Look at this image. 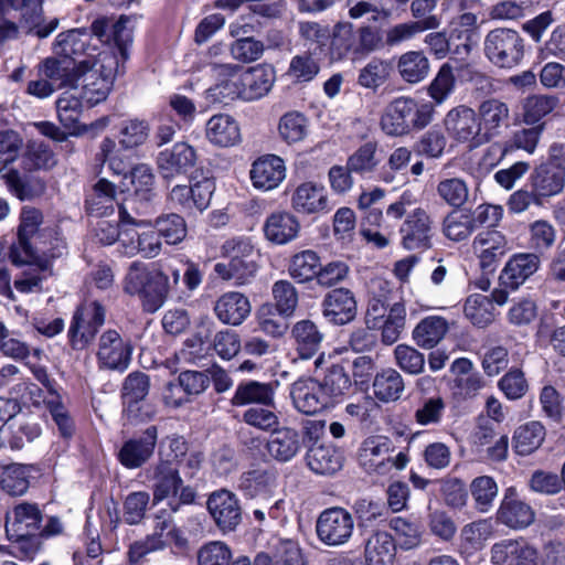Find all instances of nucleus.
<instances>
[{
    "label": "nucleus",
    "mask_w": 565,
    "mask_h": 565,
    "mask_svg": "<svg viewBox=\"0 0 565 565\" xmlns=\"http://www.w3.org/2000/svg\"><path fill=\"white\" fill-rule=\"evenodd\" d=\"M146 478L152 483L154 503L170 498H178L180 504H191L195 500V490L183 484L178 454L173 458H164L159 454V459L146 470Z\"/></svg>",
    "instance_id": "obj_1"
},
{
    "label": "nucleus",
    "mask_w": 565,
    "mask_h": 565,
    "mask_svg": "<svg viewBox=\"0 0 565 565\" xmlns=\"http://www.w3.org/2000/svg\"><path fill=\"white\" fill-rule=\"evenodd\" d=\"M434 108L428 103L418 104L411 97H398L391 102L382 117L381 129L387 136H405L412 130L425 128L433 119Z\"/></svg>",
    "instance_id": "obj_2"
},
{
    "label": "nucleus",
    "mask_w": 565,
    "mask_h": 565,
    "mask_svg": "<svg viewBox=\"0 0 565 565\" xmlns=\"http://www.w3.org/2000/svg\"><path fill=\"white\" fill-rule=\"evenodd\" d=\"M169 277L161 270H150L143 265L132 264L125 278V292L138 296L145 311L153 313L166 302L169 294Z\"/></svg>",
    "instance_id": "obj_3"
},
{
    "label": "nucleus",
    "mask_w": 565,
    "mask_h": 565,
    "mask_svg": "<svg viewBox=\"0 0 565 565\" xmlns=\"http://www.w3.org/2000/svg\"><path fill=\"white\" fill-rule=\"evenodd\" d=\"M530 186L544 203L565 188V149L554 143L550 147L548 157L536 166L530 174Z\"/></svg>",
    "instance_id": "obj_4"
},
{
    "label": "nucleus",
    "mask_w": 565,
    "mask_h": 565,
    "mask_svg": "<svg viewBox=\"0 0 565 565\" xmlns=\"http://www.w3.org/2000/svg\"><path fill=\"white\" fill-rule=\"evenodd\" d=\"M253 245L247 238H232L224 243L223 250L230 257L227 263H216L214 273L235 286L249 284L256 275L257 265L250 258Z\"/></svg>",
    "instance_id": "obj_5"
},
{
    "label": "nucleus",
    "mask_w": 565,
    "mask_h": 565,
    "mask_svg": "<svg viewBox=\"0 0 565 565\" xmlns=\"http://www.w3.org/2000/svg\"><path fill=\"white\" fill-rule=\"evenodd\" d=\"M483 52L493 65L512 68L524 57V40L514 29L495 28L487 33Z\"/></svg>",
    "instance_id": "obj_6"
},
{
    "label": "nucleus",
    "mask_w": 565,
    "mask_h": 565,
    "mask_svg": "<svg viewBox=\"0 0 565 565\" xmlns=\"http://www.w3.org/2000/svg\"><path fill=\"white\" fill-rule=\"evenodd\" d=\"M21 222L18 231V244L10 248V259L21 266L31 263L39 252L44 253L42 236L46 230H41L43 214L35 207L25 206L21 212Z\"/></svg>",
    "instance_id": "obj_7"
},
{
    "label": "nucleus",
    "mask_w": 565,
    "mask_h": 565,
    "mask_svg": "<svg viewBox=\"0 0 565 565\" xmlns=\"http://www.w3.org/2000/svg\"><path fill=\"white\" fill-rule=\"evenodd\" d=\"M541 259L535 253H520L513 255L503 267L499 282L500 288L492 291L493 299L499 306L504 305L509 298V290H516L537 271Z\"/></svg>",
    "instance_id": "obj_8"
},
{
    "label": "nucleus",
    "mask_w": 565,
    "mask_h": 565,
    "mask_svg": "<svg viewBox=\"0 0 565 565\" xmlns=\"http://www.w3.org/2000/svg\"><path fill=\"white\" fill-rule=\"evenodd\" d=\"M354 532L352 514L341 507L326 509L316 522V533L321 543L329 547L345 545Z\"/></svg>",
    "instance_id": "obj_9"
},
{
    "label": "nucleus",
    "mask_w": 565,
    "mask_h": 565,
    "mask_svg": "<svg viewBox=\"0 0 565 565\" xmlns=\"http://www.w3.org/2000/svg\"><path fill=\"white\" fill-rule=\"evenodd\" d=\"M104 322L105 309L97 301L78 307L68 329L71 347L74 350L87 348Z\"/></svg>",
    "instance_id": "obj_10"
},
{
    "label": "nucleus",
    "mask_w": 565,
    "mask_h": 565,
    "mask_svg": "<svg viewBox=\"0 0 565 565\" xmlns=\"http://www.w3.org/2000/svg\"><path fill=\"white\" fill-rule=\"evenodd\" d=\"M446 131L449 137L457 142H470L472 146H479L482 132L479 126L477 113L465 105L450 109L444 120Z\"/></svg>",
    "instance_id": "obj_11"
},
{
    "label": "nucleus",
    "mask_w": 565,
    "mask_h": 565,
    "mask_svg": "<svg viewBox=\"0 0 565 565\" xmlns=\"http://www.w3.org/2000/svg\"><path fill=\"white\" fill-rule=\"evenodd\" d=\"M472 248L483 273H493L511 249L508 238L498 230H486L473 238Z\"/></svg>",
    "instance_id": "obj_12"
},
{
    "label": "nucleus",
    "mask_w": 565,
    "mask_h": 565,
    "mask_svg": "<svg viewBox=\"0 0 565 565\" xmlns=\"http://www.w3.org/2000/svg\"><path fill=\"white\" fill-rule=\"evenodd\" d=\"M132 347L116 330L105 331L98 342L97 361L100 369L125 371L131 361Z\"/></svg>",
    "instance_id": "obj_13"
},
{
    "label": "nucleus",
    "mask_w": 565,
    "mask_h": 565,
    "mask_svg": "<svg viewBox=\"0 0 565 565\" xmlns=\"http://www.w3.org/2000/svg\"><path fill=\"white\" fill-rule=\"evenodd\" d=\"M158 428L149 426L140 436L122 443L117 454L118 461L127 469H138L147 463L154 454Z\"/></svg>",
    "instance_id": "obj_14"
},
{
    "label": "nucleus",
    "mask_w": 565,
    "mask_h": 565,
    "mask_svg": "<svg viewBox=\"0 0 565 565\" xmlns=\"http://www.w3.org/2000/svg\"><path fill=\"white\" fill-rule=\"evenodd\" d=\"M206 504L216 526L223 533L235 531L242 522V507L233 492L225 489L214 491Z\"/></svg>",
    "instance_id": "obj_15"
},
{
    "label": "nucleus",
    "mask_w": 565,
    "mask_h": 565,
    "mask_svg": "<svg viewBox=\"0 0 565 565\" xmlns=\"http://www.w3.org/2000/svg\"><path fill=\"white\" fill-rule=\"evenodd\" d=\"M402 245L408 250H425L431 247L433 221L420 207L407 215L401 226Z\"/></svg>",
    "instance_id": "obj_16"
},
{
    "label": "nucleus",
    "mask_w": 565,
    "mask_h": 565,
    "mask_svg": "<svg viewBox=\"0 0 565 565\" xmlns=\"http://www.w3.org/2000/svg\"><path fill=\"white\" fill-rule=\"evenodd\" d=\"M391 450L392 443L388 438L369 437L359 450V463L369 475L387 476L393 469L390 461Z\"/></svg>",
    "instance_id": "obj_17"
},
{
    "label": "nucleus",
    "mask_w": 565,
    "mask_h": 565,
    "mask_svg": "<svg viewBox=\"0 0 565 565\" xmlns=\"http://www.w3.org/2000/svg\"><path fill=\"white\" fill-rule=\"evenodd\" d=\"M493 565H544L535 547L524 540H502L491 547Z\"/></svg>",
    "instance_id": "obj_18"
},
{
    "label": "nucleus",
    "mask_w": 565,
    "mask_h": 565,
    "mask_svg": "<svg viewBox=\"0 0 565 565\" xmlns=\"http://www.w3.org/2000/svg\"><path fill=\"white\" fill-rule=\"evenodd\" d=\"M210 66L216 84L206 90L207 96L214 102L224 104L234 99L243 100V90L239 84L241 67L235 64L217 63H213Z\"/></svg>",
    "instance_id": "obj_19"
},
{
    "label": "nucleus",
    "mask_w": 565,
    "mask_h": 565,
    "mask_svg": "<svg viewBox=\"0 0 565 565\" xmlns=\"http://www.w3.org/2000/svg\"><path fill=\"white\" fill-rule=\"evenodd\" d=\"M82 62L74 57H47L39 65V74L44 76L56 89H77Z\"/></svg>",
    "instance_id": "obj_20"
},
{
    "label": "nucleus",
    "mask_w": 565,
    "mask_h": 565,
    "mask_svg": "<svg viewBox=\"0 0 565 565\" xmlns=\"http://www.w3.org/2000/svg\"><path fill=\"white\" fill-rule=\"evenodd\" d=\"M322 315L331 323L343 326L356 316V300L348 288H337L329 291L322 302Z\"/></svg>",
    "instance_id": "obj_21"
},
{
    "label": "nucleus",
    "mask_w": 565,
    "mask_h": 565,
    "mask_svg": "<svg viewBox=\"0 0 565 565\" xmlns=\"http://www.w3.org/2000/svg\"><path fill=\"white\" fill-rule=\"evenodd\" d=\"M290 396L296 409L306 415L317 414L330 405L320 382L313 379L296 381L291 385Z\"/></svg>",
    "instance_id": "obj_22"
},
{
    "label": "nucleus",
    "mask_w": 565,
    "mask_h": 565,
    "mask_svg": "<svg viewBox=\"0 0 565 565\" xmlns=\"http://www.w3.org/2000/svg\"><path fill=\"white\" fill-rule=\"evenodd\" d=\"M196 162V152L186 142H177L171 149L163 150L157 158L158 168L164 179L186 173Z\"/></svg>",
    "instance_id": "obj_23"
},
{
    "label": "nucleus",
    "mask_w": 565,
    "mask_h": 565,
    "mask_svg": "<svg viewBox=\"0 0 565 565\" xmlns=\"http://www.w3.org/2000/svg\"><path fill=\"white\" fill-rule=\"evenodd\" d=\"M534 519L533 509L516 495L514 489H508L497 513L498 522L518 530L527 527Z\"/></svg>",
    "instance_id": "obj_24"
},
{
    "label": "nucleus",
    "mask_w": 565,
    "mask_h": 565,
    "mask_svg": "<svg viewBox=\"0 0 565 565\" xmlns=\"http://www.w3.org/2000/svg\"><path fill=\"white\" fill-rule=\"evenodd\" d=\"M213 311L222 323L237 327L250 315L252 305L244 294L227 291L216 299Z\"/></svg>",
    "instance_id": "obj_25"
},
{
    "label": "nucleus",
    "mask_w": 565,
    "mask_h": 565,
    "mask_svg": "<svg viewBox=\"0 0 565 565\" xmlns=\"http://www.w3.org/2000/svg\"><path fill=\"white\" fill-rule=\"evenodd\" d=\"M477 116L482 132L481 141L487 142L498 136L503 126H508L510 108L499 98H489L479 105Z\"/></svg>",
    "instance_id": "obj_26"
},
{
    "label": "nucleus",
    "mask_w": 565,
    "mask_h": 565,
    "mask_svg": "<svg viewBox=\"0 0 565 565\" xmlns=\"http://www.w3.org/2000/svg\"><path fill=\"white\" fill-rule=\"evenodd\" d=\"M249 174L255 188L264 191L273 190L286 177L285 162L276 154L263 156L252 164Z\"/></svg>",
    "instance_id": "obj_27"
},
{
    "label": "nucleus",
    "mask_w": 565,
    "mask_h": 565,
    "mask_svg": "<svg viewBox=\"0 0 565 565\" xmlns=\"http://www.w3.org/2000/svg\"><path fill=\"white\" fill-rule=\"evenodd\" d=\"M274 82V70L265 65L239 71L243 100L253 102L264 97L271 89Z\"/></svg>",
    "instance_id": "obj_28"
},
{
    "label": "nucleus",
    "mask_w": 565,
    "mask_h": 565,
    "mask_svg": "<svg viewBox=\"0 0 565 565\" xmlns=\"http://www.w3.org/2000/svg\"><path fill=\"white\" fill-rule=\"evenodd\" d=\"M42 521V514L36 504L23 502L14 507L7 515L6 532L8 537H21L26 533H35Z\"/></svg>",
    "instance_id": "obj_29"
},
{
    "label": "nucleus",
    "mask_w": 565,
    "mask_h": 565,
    "mask_svg": "<svg viewBox=\"0 0 565 565\" xmlns=\"http://www.w3.org/2000/svg\"><path fill=\"white\" fill-rule=\"evenodd\" d=\"M267 451L279 462H288L301 450L300 434L290 427L276 428L267 440Z\"/></svg>",
    "instance_id": "obj_30"
},
{
    "label": "nucleus",
    "mask_w": 565,
    "mask_h": 565,
    "mask_svg": "<svg viewBox=\"0 0 565 565\" xmlns=\"http://www.w3.org/2000/svg\"><path fill=\"white\" fill-rule=\"evenodd\" d=\"M231 403L233 406H244L258 404L262 406H275V385L273 383H262L248 381L238 384Z\"/></svg>",
    "instance_id": "obj_31"
},
{
    "label": "nucleus",
    "mask_w": 565,
    "mask_h": 565,
    "mask_svg": "<svg viewBox=\"0 0 565 565\" xmlns=\"http://www.w3.org/2000/svg\"><path fill=\"white\" fill-rule=\"evenodd\" d=\"M300 224L296 216L288 212H276L267 217L264 233L268 241L282 245L298 236Z\"/></svg>",
    "instance_id": "obj_32"
},
{
    "label": "nucleus",
    "mask_w": 565,
    "mask_h": 565,
    "mask_svg": "<svg viewBox=\"0 0 565 565\" xmlns=\"http://www.w3.org/2000/svg\"><path fill=\"white\" fill-rule=\"evenodd\" d=\"M40 435L38 425L30 423L24 416H15L7 425L0 426V441L12 449H21L26 443Z\"/></svg>",
    "instance_id": "obj_33"
},
{
    "label": "nucleus",
    "mask_w": 565,
    "mask_h": 565,
    "mask_svg": "<svg viewBox=\"0 0 565 565\" xmlns=\"http://www.w3.org/2000/svg\"><path fill=\"white\" fill-rule=\"evenodd\" d=\"M206 138L215 146L230 147L239 140L237 122L225 114L212 116L205 128Z\"/></svg>",
    "instance_id": "obj_34"
},
{
    "label": "nucleus",
    "mask_w": 565,
    "mask_h": 565,
    "mask_svg": "<svg viewBox=\"0 0 565 565\" xmlns=\"http://www.w3.org/2000/svg\"><path fill=\"white\" fill-rule=\"evenodd\" d=\"M307 465L317 475L331 476L342 467V456L332 446L313 445L307 452Z\"/></svg>",
    "instance_id": "obj_35"
},
{
    "label": "nucleus",
    "mask_w": 565,
    "mask_h": 565,
    "mask_svg": "<svg viewBox=\"0 0 565 565\" xmlns=\"http://www.w3.org/2000/svg\"><path fill=\"white\" fill-rule=\"evenodd\" d=\"M291 335L301 359L312 358L323 340V333L318 326L308 319L296 322L291 329Z\"/></svg>",
    "instance_id": "obj_36"
},
{
    "label": "nucleus",
    "mask_w": 565,
    "mask_h": 565,
    "mask_svg": "<svg viewBox=\"0 0 565 565\" xmlns=\"http://www.w3.org/2000/svg\"><path fill=\"white\" fill-rule=\"evenodd\" d=\"M292 207L306 214L328 210V199L324 189L311 182L300 184L292 195Z\"/></svg>",
    "instance_id": "obj_37"
},
{
    "label": "nucleus",
    "mask_w": 565,
    "mask_h": 565,
    "mask_svg": "<svg viewBox=\"0 0 565 565\" xmlns=\"http://www.w3.org/2000/svg\"><path fill=\"white\" fill-rule=\"evenodd\" d=\"M448 322L439 316H430L422 319L413 330V340L425 350L435 348L446 335Z\"/></svg>",
    "instance_id": "obj_38"
},
{
    "label": "nucleus",
    "mask_w": 565,
    "mask_h": 565,
    "mask_svg": "<svg viewBox=\"0 0 565 565\" xmlns=\"http://www.w3.org/2000/svg\"><path fill=\"white\" fill-rule=\"evenodd\" d=\"M330 53L333 60L340 61L347 57H359L356 32L350 22H339L334 25Z\"/></svg>",
    "instance_id": "obj_39"
},
{
    "label": "nucleus",
    "mask_w": 565,
    "mask_h": 565,
    "mask_svg": "<svg viewBox=\"0 0 565 565\" xmlns=\"http://www.w3.org/2000/svg\"><path fill=\"white\" fill-rule=\"evenodd\" d=\"M9 191L19 200H33L41 196L46 189L45 182L36 177L21 174L18 170L11 169L4 175Z\"/></svg>",
    "instance_id": "obj_40"
},
{
    "label": "nucleus",
    "mask_w": 565,
    "mask_h": 565,
    "mask_svg": "<svg viewBox=\"0 0 565 565\" xmlns=\"http://www.w3.org/2000/svg\"><path fill=\"white\" fill-rule=\"evenodd\" d=\"M396 543L385 531L373 533L365 544V557L371 565H391L395 558Z\"/></svg>",
    "instance_id": "obj_41"
},
{
    "label": "nucleus",
    "mask_w": 565,
    "mask_h": 565,
    "mask_svg": "<svg viewBox=\"0 0 565 565\" xmlns=\"http://www.w3.org/2000/svg\"><path fill=\"white\" fill-rule=\"evenodd\" d=\"M372 297L369 300L366 310V324L370 329H377L386 318L387 295L391 291L390 282L384 279H373L370 285Z\"/></svg>",
    "instance_id": "obj_42"
},
{
    "label": "nucleus",
    "mask_w": 565,
    "mask_h": 565,
    "mask_svg": "<svg viewBox=\"0 0 565 565\" xmlns=\"http://www.w3.org/2000/svg\"><path fill=\"white\" fill-rule=\"evenodd\" d=\"M116 186L100 179L86 199V210L90 215L102 217L114 212L116 202Z\"/></svg>",
    "instance_id": "obj_43"
},
{
    "label": "nucleus",
    "mask_w": 565,
    "mask_h": 565,
    "mask_svg": "<svg viewBox=\"0 0 565 565\" xmlns=\"http://www.w3.org/2000/svg\"><path fill=\"white\" fill-rule=\"evenodd\" d=\"M372 387L375 397L387 403L399 399L405 390V383L398 371L388 367L375 375Z\"/></svg>",
    "instance_id": "obj_44"
},
{
    "label": "nucleus",
    "mask_w": 565,
    "mask_h": 565,
    "mask_svg": "<svg viewBox=\"0 0 565 565\" xmlns=\"http://www.w3.org/2000/svg\"><path fill=\"white\" fill-rule=\"evenodd\" d=\"M429 61L422 51H409L402 54L397 62V70L402 78L411 84L425 79L429 74Z\"/></svg>",
    "instance_id": "obj_45"
},
{
    "label": "nucleus",
    "mask_w": 565,
    "mask_h": 565,
    "mask_svg": "<svg viewBox=\"0 0 565 565\" xmlns=\"http://www.w3.org/2000/svg\"><path fill=\"white\" fill-rule=\"evenodd\" d=\"M493 296L491 298L480 294L470 295L465 302V316L472 324L484 328L494 321Z\"/></svg>",
    "instance_id": "obj_46"
},
{
    "label": "nucleus",
    "mask_w": 565,
    "mask_h": 565,
    "mask_svg": "<svg viewBox=\"0 0 565 565\" xmlns=\"http://www.w3.org/2000/svg\"><path fill=\"white\" fill-rule=\"evenodd\" d=\"M558 105L554 95H530L522 100V118L527 125L542 124L541 120L551 114Z\"/></svg>",
    "instance_id": "obj_47"
},
{
    "label": "nucleus",
    "mask_w": 565,
    "mask_h": 565,
    "mask_svg": "<svg viewBox=\"0 0 565 565\" xmlns=\"http://www.w3.org/2000/svg\"><path fill=\"white\" fill-rule=\"evenodd\" d=\"M440 23L439 18H428L423 21H409L396 24L387 30L385 42L390 46L398 45L412 40L418 33L439 28Z\"/></svg>",
    "instance_id": "obj_48"
},
{
    "label": "nucleus",
    "mask_w": 565,
    "mask_h": 565,
    "mask_svg": "<svg viewBox=\"0 0 565 565\" xmlns=\"http://www.w3.org/2000/svg\"><path fill=\"white\" fill-rule=\"evenodd\" d=\"M545 438V428L540 422H530L520 426L513 436L514 449L521 456L535 451Z\"/></svg>",
    "instance_id": "obj_49"
},
{
    "label": "nucleus",
    "mask_w": 565,
    "mask_h": 565,
    "mask_svg": "<svg viewBox=\"0 0 565 565\" xmlns=\"http://www.w3.org/2000/svg\"><path fill=\"white\" fill-rule=\"evenodd\" d=\"M320 385L331 404L345 396L351 390L352 383L344 367L340 364H333L328 369Z\"/></svg>",
    "instance_id": "obj_50"
},
{
    "label": "nucleus",
    "mask_w": 565,
    "mask_h": 565,
    "mask_svg": "<svg viewBox=\"0 0 565 565\" xmlns=\"http://www.w3.org/2000/svg\"><path fill=\"white\" fill-rule=\"evenodd\" d=\"M320 258L313 250L307 249L294 255L288 265L290 277L299 284L316 279L319 269Z\"/></svg>",
    "instance_id": "obj_51"
},
{
    "label": "nucleus",
    "mask_w": 565,
    "mask_h": 565,
    "mask_svg": "<svg viewBox=\"0 0 565 565\" xmlns=\"http://www.w3.org/2000/svg\"><path fill=\"white\" fill-rule=\"evenodd\" d=\"M28 466L11 463L0 467V486L11 495H22L29 488Z\"/></svg>",
    "instance_id": "obj_52"
},
{
    "label": "nucleus",
    "mask_w": 565,
    "mask_h": 565,
    "mask_svg": "<svg viewBox=\"0 0 565 565\" xmlns=\"http://www.w3.org/2000/svg\"><path fill=\"white\" fill-rule=\"evenodd\" d=\"M81 77H84V84L81 90H78L79 97L88 107H93L107 98L113 86L107 81H102L96 72H87L81 68Z\"/></svg>",
    "instance_id": "obj_53"
},
{
    "label": "nucleus",
    "mask_w": 565,
    "mask_h": 565,
    "mask_svg": "<svg viewBox=\"0 0 565 565\" xmlns=\"http://www.w3.org/2000/svg\"><path fill=\"white\" fill-rule=\"evenodd\" d=\"M446 412V402L440 395L419 398L414 418L422 426L439 425Z\"/></svg>",
    "instance_id": "obj_54"
},
{
    "label": "nucleus",
    "mask_w": 565,
    "mask_h": 565,
    "mask_svg": "<svg viewBox=\"0 0 565 565\" xmlns=\"http://www.w3.org/2000/svg\"><path fill=\"white\" fill-rule=\"evenodd\" d=\"M271 294L278 313L284 318L294 316L299 303V294L294 284L286 279L277 280L271 287Z\"/></svg>",
    "instance_id": "obj_55"
},
{
    "label": "nucleus",
    "mask_w": 565,
    "mask_h": 565,
    "mask_svg": "<svg viewBox=\"0 0 565 565\" xmlns=\"http://www.w3.org/2000/svg\"><path fill=\"white\" fill-rule=\"evenodd\" d=\"M377 142L369 140L361 145L347 160L348 169L358 174L372 173L380 160L376 157Z\"/></svg>",
    "instance_id": "obj_56"
},
{
    "label": "nucleus",
    "mask_w": 565,
    "mask_h": 565,
    "mask_svg": "<svg viewBox=\"0 0 565 565\" xmlns=\"http://www.w3.org/2000/svg\"><path fill=\"white\" fill-rule=\"evenodd\" d=\"M475 231L469 211H452L444 220L443 232L454 242L467 239Z\"/></svg>",
    "instance_id": "obj_57"
},
{
    "label": "nucleus",
    "mask_w": 565,
    "mask_h": 565,
    "mask_svg": "<svg viewBox=\"0 0 565 565\" xmlns=\"http://www.w3.org/2000/svg\"><path fill=\"white\" fill-rule=\"evenodd\" d=\"M395 364L408 375H420L425 371L426 358L416 348L408 344H398L394 349Z\"/></svg>",
    "instance_id": "obj_58"
},
{
    "label": "nucleus",
    "mask_w": 565,
    "mask_h": 565,
    "mask_svg": "<svg viewBox=\"0 0 565 565\" xmlns=\"http://www.w3.org/2000/svg\"><path fill=\"white\" fill-rule=\"evenodd\" d=\"M437 194L443 202L452 207L462 206L469 198V188L461 178H447L438 182Z\"/></svg>",
    "instance_id": "obj_59"
},
{
    "label": "nucleus",
    "mask_w": 565,
    "mask_h": 565,
    "mask_svg": "<svg viewBox=\"0 0 565 565\" xmlns=\"http://www.w3.org/2000/svg\"><path fill=\"white\" fill-rule=\"evenodd\" d=\"M154 228L169 245L181 243L186 236V223L175 213L164 214L156 220Z\"/></svg>",
    "instance_id": "obj_60"
},
{
    "label": "nucleus",
    "mask_w": 565,
    "mask_h": 565,
    "mask_svg": "<svg viewBox=\"0 0 565 565\" xmlns=\"http://www.w3.org/2000/svg\"><path fill=\"white\" fill-rule=\"evenodd\" d=\"M406 323V309L404 303L395 302L385 318L382 320V341L385 344L395 343L403 332Z\"/></svg>",
    "instance_id": "obj_61"
},
{
    "label": "nucleus",
    "mask_w": 565,
    "mask_h": 565,
    "mask_svg": "<svg viewBox=\"0 0 565 565\" xmlns=\"http://www.w3.org/2000/svg\"><path fill=\"white\" fill-rule=\"evenodd\" d=\"M392 64L380 58H372L359 74L358 83L365 88L376 89L390 77Z\"/></svg>",
    "instance_id": "obj_62"
},
{
    "label": "nucleus",
    "mask_w": 565,
    "mask_h": 565,
    "mask_svg": "<svg viewBox=\"0 0 565 565\" xmlns=\"http://www.w3.org/2000/svg\"><path fill=\"white\" fill-rule=\"evenodd\" d=\"M545 124L532 125L529 128L515 130L505 143V152L513 150H524L527 153H534L541 139Z\"/></svg>",
    "instance_id": "obj_63"
},
{
    "label": "nucleus",
    "mask_w": 565,
    "mask_h": 565,
    "mask_svg": "<svg viewBox=\"0 0 565 565\" xmlns=\"http://www.w3.org/2000/svg\"><path fill=\"white\" fill-rule=\"evenodd\" d=\"M278 130L280 137L287 143L301 141L307 136V119L302 114L298 111H289L280 118Z\"/></svg>",
    "instance_id": "obj_64"
}]
</instances>
